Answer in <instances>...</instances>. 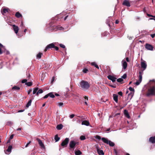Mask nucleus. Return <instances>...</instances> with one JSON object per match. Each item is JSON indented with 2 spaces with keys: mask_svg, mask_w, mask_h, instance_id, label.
Returning a JSON list of instances; mask_svg holds the SVG:
<instances>
[{
  "mask_svg": "<svg viewBox=\"0 0 155 155\" xmlns=\"http://www.w3.org/2000/svg\"><path fill=\"white\" fill-rule=\"evenodd\" d=\"M150 86L148 89L146 93V96L149 97L151 96H155V80L150 81Z\"/></svg>",
  "mask_w": 155,
  "mask_h": 155,
  "instance_id": "nucleus-1",
  "label": "nucleus"
},
{
  "mask_svg": "<svg viewBox=\"0 0 155 155\" xmlns=\"http://www.w3.org/2000/svg\"><path fill=\"white\" fill-rule=\"evenodd\" d=\"M80 87L83 90L86 91L89 89L90 85L87 81L82 80L80 83Z\"/></svg>",
  "mask_w": 155,
  "mask_h": 155,
  "instance_id": "nucleus-2",
  "label": "nucleus"
},
{
  "mask_svg": "<svg viewBox=\"0 0 155 155\" xmlns=\"http://www.w3.org/2000/svg\"><path fill=\"white\" fill-rule=\"evenodd\" d=\"M69 141V139L68 138H66L61 143V145L62 146L66 147Z\"/></svg>",
  "mask_w": 155,
  "mask_h": 155,
  "instance_id": "nucleus-3",
  "label": "nucleus"
},
{
  "mask_svg": "<svg viewBox=\"0 0 155 155\" xmlns=\"http://www.w3.org/2000/svg\"><path fill=\"white\" fill-rule=\"evenodd\" d=\"M54 44L53 43L49 44L47 45L45 48L44 51L45 52L48 49L50 48L52 49L54 48Z\"/></svg>",
  "mask_w": 155,
  "mask_h": 155,
  "instance_id": "nucleus-4",
  "label": "nucleus"
},
{
  "mask_svg": "<svg viewBox=\"0 0 155 155\" xmlns=\"http://www.w3.org/2000/svg\"><path fill=\"white\" fill-rule=\"evenodd\" d=\"M145 48L147 50L153 51V46L148 43H146L145 45Z\"/></svg>",
  "mask_w": 155,
  "mask_h": 155,
  "instance_id": "nucleus-5",
  "label": "nucleus"
},
{
  "mask_svg": "<svg viewBox=\"0 0 155 155\" xmlns=\"http://www.w3.org/2000/svg\"><path fill=\"white\" fill-rule=\"evenodd\" d=\"M76 144V143L75 141H71L69 143V147L71 149H74Z\"/></svg>",
  "mask_w": 155,
  "mask_h": 155,
  "instance_id": "nucleus-6",
  "label": "nucleus"
},
{
  "mask_svg": "<svg viewBox=\"0 0 155 155\" xmlns=\"http://www.w3.org/2000/svg\"><path fill=\"white\" fill-rule=\"evenodd\" d=\"M141 68L143 69V70H142L141 71H143L144 70H145L147 67V64L145 61H143L141 62Z\"/></svg>",
  "mask_w": 155,
  "mask_h": 155,
  "instance_id": "nucleus-7",
  "label": "nucleus"
},
{
  "mask_svg": "<svg viewBox=\"0 0 155 155\" xmlns=\"http://www.w3.org/2000/svg\"><path fill=\"white\" fill-rule=\"evenodd\" d=\"M129 90L130 91H133V92H131L129 94H128V97H130V99H131L133 97V95H134V89L132 87H130L129 88Z\"/></svg>",
  "mask_w": 155,
  "mask_h": 155,
  "instance_id": "nucleus-8",
  "label": "nucleus"
},
{
  "mask_svg": "<svg viewBox=\"0 0 155 155\" xmlns=\"http://www.w3.org/2000/svg\"><path fill=\"white\" fill-rule=\"evenodd\" d=\"M107 78L109 80L113 82H114L116 81L117 78L111 75H108Z\"/></svg>",
  "mask_w": 155,
  "mask_h": 155,
  "instance_id": "nucleus-9",
  "label": "nucleus"
},
{
  "mask_svg": "<svg viewBox=\"0 0 155 155\" xmlns=\"http://www.w3.org/2000/svg\"><path fill=\"white\" fill-rule=\"evenodd\" d=\"M123 5L129 7L130 6V3L128 0H124L122 3Z\"/></svg>",
  "mask_w": 155,
  "mask_h": 155,
  "instance_id": "nucleus-10",
  "label": "nucleus"
},
{
  "mask_svg": "<svg viewBox=\"0 0 155 155\" xmlns=\"http://www.w3.org/2000/svg\"><path fill=\"white\" fill-rule=\"evenodd\" d=\"M65 96H70V97H73L76 99H77V98L78 97V96L77 94H75L73 92H71L69 95H68V94H66Z\"/></svg>",
  "mask_w": 155,
  "mask_h": 155,
  "instance_id": "nucleus-11",
  "label": "nucleus"
},
{
  "mask_svg": "<svg viewBox=\"0 0 155 155\" xmlns=\"http://www.w3.org/2000/svg\"><path fill=\"white\" fill-rule=\"evenodd\" d=\"M13 30L16 34H17L19 30V28L18 26L15 25H12Z\"/></svg>",
  "mask_w": 155,
  "mask_h": 155,
  "instance_id": "nucleus-12",
  "label": "nucleus"
},
{
  "mask_svg": "<svg viewBox=\"0 0 155 155\" xmlns=\"http://www.w3.org/2000/svg\"><path fill=\"white\" fill-rule=\"evenodd\" d=\"M36 140L38 141L39 145L42 148H44L45 147L44 144L41 140L38 138H37Z\"/></svg>",
  "mask_w": 155,
  "mask_h": 155,
  "instance_id": "nucleus-13",
  "label": "nucleus"
},
{
  "mask_svg": "<svg viewBox=\"0 0 155 155\" xmlns=\"http://www.w3.org/2000/svg\"><path fill=\"white\" fill-rule=\"evenodd\" d=\"M63 28L62 27H60L59 26H54L52 28L55 31H57L58 30H62Z\"/></svg>",
  "mask_w": 155,
  "mask_h": 155,
  "instance_id": "nucleus-14",
  "label": "nucleus"
},
{
  "mask_svg": "<svg viewBox=\"0 0 155 155\" xmlns=\"http://www.w3.org/2000/svg\"><path fill=\"white\" fill-rule=\"evenodd\" d=\"M149 141L152 143H155V136L153 137H152L149 138Z\"/></svg>",
  "mask_w": 155,
  "mask_h": 155,
  "instance_id": "nucleus-15",
  "label": "nucleus"
},
{
  "mask_svg": "<svg viewBox=\"0 0 155 155\" xmlns=\"http://www.w3.org/2000/svg\"><path fill=\"white\" fill-rule=\"evenodd\" d=\"M12 145H9L8 148V149L6 150H5V153L6 154L8 153H6V152H8V153L11 152L12 151Z\"/></svg>",
  "mask_w": 155,
  "mask_h": 155,
  "instance_id": "nucleus-16",
  "label": "nucleus"
},
{
  "mask_svg": "<svg viewBox=\"0 0 155 155\" xmlns=\"http://www.w3.org/2000/svg\"><path fill=\"white\" fill-rule=\"evenodd\" d=\"M81 124L82 125H84L87 126H88L90 125V123L89 121L87 120H84L82 121Z\"/></svg>",
  "mask_w": 155,
  "mask_h": 155,
  "instance_id": "nucleus-17",
  "label": "nucleus"
},
{
  "mask_svg": "<svg viewBox=\"0 0 155 155\" xmlns=\"http://www.w3.org/2000/svg\"><path fill=\"white\" fill-rule=\"evenodd\" d=\"M9 11V9L8 8H4L2 11H1V13L2 15H4V13L8 12Z\"/></svg>",
  "mask_w": 155,
  "mask_h": 155,
  "instance_id": "nucleus-18",
  "label": "nucleus"
},
{
  "mask_svg": "<svg viewBox=\"0 0 155 155\" xmlns=\"http://www.w3.org/2000/svg\"><path fill=\"white\" fill-rule=\"evenodd\" d=\"M124 114L125 116V117L127 118H130V115L128 113V111L126 110H125L124 111Z\"/></svg>",
  "mask_w": 155,
  "mask_h": 155,
  "instance_id": "nucleus-19",
  "label": "nucleus"
},
{
  "mask_svg": "<svg viewBox=\"0 0 155 155\" xmlns=\"http://www.w3.org/2000/svg\"><path fill=\"white\" fill-rule=\"evenodd\" d=\"M113 97L114 100L117 103L118 100V96L117 94H114L113 95Z\"/></svg>",
  "mask_w": 155,
  "mask_h": 155,
  "instance_id": "nucleus-20",
  "label": "nucleus"
},
{
  "mask_svg": "<svg viewBox=\"0 0 155 155\" xmlns=\"http://www.w3.org/2000/svg\"><path fill=\"white\" fill-rule=\"evenodd\" d=\"M143 71H140L139 72V80L140 81H141L142 80V75L143 74Z\"/></svg>",
  "mask_w": 155,
  "mask_h": 155,
  "instance_id": "nucleus-21",
  "label": "nucleus"
},
{
  "mask_svg": "<svg viewBox=\"0 0 155 155\" xmlns=\"http://www.w3.org/2000/svg\"><path fill=\"white\" fill-rule=\"evenodd\" d=\"M101 139L102 141L104 143L107 144H108V143L109 140H108L107 138L105 137H102L101 138Z\"/></svg>",
  "mask_w": 155,
  "mask_h": 155,
  "instance_id": "nucleus-22",
  "label": "nucleus"
},
{
  "mask_svg": "<svg viewBox=\"0 0 155 155\" xmlns=\"http://www.w3.org/2000/svg\"><path fill=\"white\" fill-rule=\"evenodd\" d=\"M97 151L98 153L100 155H104V153L102 150H100L99 149L97 148Z\"/></svg>",
  "mask_w": 155,
  "mask_h": 155,
  "instance_id": "nucleus-23",
  "label": "nucleus"
},
{
  "mask_svg": "<svg viewBox=\"0 0 155 155\" xmlns=\"http://www.w3.org/2000/svg\"><path fill=\"white\" fill-rule=\"evenodd\" d=\"M122 66L124 69H125L127 68V63L126 61H123Z\"/></svg>",
  "mask_w": 155,
  "mask_h": 155,
  "instance_id": "nucleus-24",
  "label": "nucleus"
},
{
  "mask_svg": "<svg viewBox=\"0 0 155 155\" xmlns=\"http://www.w3.org/2000/svg\"><path fill=\"white\" fill-rule=\"evenodd\" d=\"M63 127V125L62 124H60L57 125L56 128L58 130L61 129Z\"/></svg>",
  "mask_w": 155,
  "mask_h": 155,
  "instance_id": "nucleus-25",
  "label": "nucleus"
},
{
  "mask_svg": "<svg viewBox=\"0 0 155 155\" xmlns=\"http://www.w3.org/2000/svg\"><path fill=\"white\" fill-rule=\"evenodd\" d=\"M15 16L18 18H19L22 16V15L18 12H17L16 13Z\"/></svg>",
  "mask_w": 155,
  "mask_h": 155,
  "instance_id": "nucleus-26",
  "label": "nucleus"
},
{
  "mask_svg": "<svg viewBox=\"0 0 155 155\" xmlns=\"http://www.w3.org/2000/svg\"><path fill=\"white\" fill-rule=\"evenodd\" d=\"M32 102L31 100H30L27 103V104L26 105V107L28 108L29 107V106L31 105V103Z\"/></svg>",
  "mask_w": 155,
  "mask_h": 155,
  "instance_id": "nucleus-27",
  "label": "nucleus"
},
{
  "mask_svg": "<svg viewBox=\"0 0 155 155\" xmlns=\"http://www.w3.org/2000/svg\"><path fill=\"white\" fill-rule=\"evenodd\" d=\"M91 64L93 66H94L97 69H99V67L98 65L96 64V63L95 62H92L91 63Z\"/></svg>",
  "mask_w": 155,
  "mask_h": 155,
  "instance_id": "nucleus-28",
  "label": "nucleus"
},
{
  "mask_svg": "<svg viewBox=\"0 0 155 155\" xmlns=\"http://www.w3.org/2000/svg\"><path fill=\"white\" fill-rule=\"evenodd\" d=\"M12 89L16 91H19L20 89V88L17 86H14L12 88Z\"/></svg>",
  "mask_w": 155,
  "mask_h": 155,
  "instance_id": "nucleus-29",
  "label": "nucleus"
},
{
  "mask_svg": "<svg viewBox=\"0 0 155 155\" xmlns=\"http://www.w3.org/2000/svg\"><path fill=\"white\" fill-rule=\"evenodd\" d=\"M75 153L76 155H80L82 154V152L80 150L75 151Z\"/></svg>",
  "mask_w": 155,
  "mask_h": 155,
  "instance_id": "nucleus-30",
  "label": "nucleus"
},
{
  "mask_svg": "<svg viewBox=\"0 0 155 155\" xmlns=\"http://www.w3.org/2000/svg\"><path fill=\"white\" fill-rule=\"evenodd\" d=\"M108 144L111 147H113L114 146L115 144L114 143L112 142L110 140H109L108 143Z\"/></svg>",
  "mask_w": 155,
  "mask_h": 155,
  "instance_id": "nucleus-31",
  "label": "nucleus"
},
{
  "mask_svg": "<svg viewBox=\"0 0 155 155\" xmlns=\"http://www.w3.org/2000/svg\"><path fill=\"white\" fill-rule=\"evenodd\" d=\"M43 92V90L41 89H40L38 90V91L36 93V95L38 96L39 94H41Z\"/></svg>",
  "mask_w": 155,
  "mask_h": 155,
  "instance_id": "nucleus-32",
  "label": "nucleus"
},
{
  "mask_svg": "<svg viewBox=\"0 0 155 155\" xmlns=\"http://www.w3.org/2000/svg\"><path fill=\"white\" fill-rule=\"evenodd\" d=\"M60 139V138L58 137L57 134L55 135L54 137V140L56 142H58L59 140Z\"/></svg>",
  "mask_w": 155,
  "mask_h": 155,
  "instance_id": "nucleus-33",
  "label": "nucleus"
},
{
  "mask_svg": "<svg viewBox=\"0 0 155 155\" xmlns=\"http://www.w3.org/2000/svg\"><path fill=\"white\" fill-rule=\"evenodd\" d=\"M49 96L51 98H54L55 97V96L53 92H50L48 94Z\"/></svg>",
  "mask_w": 155,
  "mask_h": 155,
  "instance_id": "nucleus-34",
  "label": "nucleus"
},
{
  "mask_svg": "<svg viewBox=\"0 0 155 155\" xmlns=\"http://www.w3.org/2000/svg\"><path fill=\"white\" fill-rule=\"evenodd\" d=\"M38 87H36L34 89V90L33 91V94H35V93L36 94L37 92L38 91Z\"/></svg>",
  "mask_w": 155,
  "mask_h": 155,
  "instance_id": "nucleus-35",
  "label": "nucleus"
},
{
  "mask_svg": "<svg viewBox=\"0 0 155 155\" xmlns=\"http://www.w3.org/2000/svg\"><path fill=\"white\" fill-rule=\"evenodd\" d=\"M25 84L28 86H31L32 85V83L31 82H29L25 83Z\"/></svg>",
  "mask_w": 155,
  "mask_h": 155,
  "instance_id": "nucleus-36",
  "label": "nucleus"
},
{
  "mask_svg": "<svg viewBox=\"0 0 155 155\" xmlns=\"http://www.w3.org/2000/svg\"><path fill=\"white\" fill-rule=\"evenodd\" d=\"M42 53L39 52L37 55V57L38 58H40L41 57Z\"/></svg>",
  "mask_w": 155,
  "mask_h": 155,
  "instance_id": "nucleus-37",
  "label": "nucleus"
},
{
  "mask_svg": "<svg viewBox=\"0 0 155 155\" xmlns=\"http://www.w3.org/2000/svg\"><path fill=\"white\" fill-rule=\"evenodd\" d=\"M80 139L81 140H84L86 139L85 137L84 136L82 135L81 136Z\"/></svg>",
  "mask_w": 155,
  "mask_h": 155,
  "instance_id": "nucleus-38",
  "label": "nucleus"
},
{
  "mask_svg": "<svg viewBox=\"0 0 155 155\" xmlns=\"http://www.w3.org/2000/svg\"><path fill=\"white\" fill-rule=\"evenodd\" d=\"M123 81V79L121 78H119L117 79V81L118 82L121 83Z\"/></svg>",
  "mask_w": 155,
  "mask_h": 155,
  "instance_id": "nucleus-39",
  "label": "nucleus"
},
{
  "mask_svg": "<svg viewBox=\"0 0 155 155\" xmlns=\"http://www.w3.org/2000/svg\"><path fill=\"white\" fill-rule=\"evenodd\" d=\"M109 19H108L107 20L106 22L107 24L109 26H110V21H109Z\"/></svg>",
  "mask_w": 155,
  "mask_h": 155,
  "instance_id": "nucleus-40",
  "label": "nucleus"
},
{
  "mask_svg": "<svg viewBox=\"0 0 155 155\" xmlns=\"http://www.w3.org/2000/svg\"><path fill=\"white\" fill-rule=\"evenodd\" d=\"M59 46H60V47H61L63 48H65V45L62 44H60Z\"/></svg>",
  "mask_w": 155,
  "mask_h": 155,
  "instance_id": "nucleus-41",
  "label": "nucleus"
},
{
  "mask_svg": "<svg viewBox=\"0 0 155 155\" xmlns=\"http://www.w3.org/2000/svg\"><path fill=\"white\" fill-rule=\"evenodd\" d=\"M88 69L86 68H84L83 70V72L84 73H86L88 71Z\"/></svg>",
  "mask_w": 155,
  "mask_h": 155,
  "instance_id": "nucleus-42",
  "label": "nucleus"
},
{
  "mask_svg": "<svg viewBox=\"0 0 155 155\" xmlns=\"http://www.w3.org/2000/svg\"><path fill=\"white\" fill-rule=\"evenodd\" d=\"M27 79H24V80H23L22 81H21V83H26L27 82Z\"/></svg>",
  "mask_w": 155,
  "mask_h": 155,
  "instance_id": "nucleus-43",
  "label": "nucleus"
},
{
  "mask_svg": "<svg viewBox=\"0 0 155 155\" xmlns=\"http://www.w3.org/2000/svg\"><path fill=\"white\" fill-rule=\"evenodd\" d=\"M141 82V81H140L138 80V81H136L135 84L137 85H138L140 84V83Z\"/></svg>",
  "mask_w": 155,
  "mask_h": 155,
  "instance_id": "nucleus-44",
  "label": "nucleus"
},
{
  "mask_svg": "<svg viewBox=\"0 0 155 155\" xmlns=\"http://www.w3.org/2000/svg\"><path fill=\"white\" fill-rule=\"evenodd\" d=\"M127 77V74H124L122 77L121 78L123 79H125Z\"/></svg>",
  "mask_w": 155,
  "mask_h": 155,
  "instance_id": "nucleus-45",
  "label": "nucleus"
},
{
  "mask_svg": "<svg viewBox=\"0 0 155 155\" xmlns=\"http://www.w3.org/2000/svg\"><path fill=\"white\" fill-rule=\"evenodd\" d=\"M63 105V103L62 102H60L58 104V105L59 106L62 107Z\"/></svg>",
  "mask_w": 155,
  "mask_h": 155,
  "instance_id": "nucleus-46",
  "label": "nucleus"
},
{
  "mask_svg": "<svg viewBox=\"0 0 155 155\" xmlns=\"http://www.w3.org/2000/svg\"><path fill=\"white\" fill-rule=\"evenodd\" d=\"M95 138L99 140H100L101 139V137L99 135H96Z\"/></svg>",
  "mask_w": 155,
  "mask_h": 155,
  "instance_id": "nucleus-47",
  "label": "nucleus"
},
{
  "mask_svg": "<svg viewBox=\"0 0 155 155\" xmlns=\"http://www.w3.org/2000/svg\"><path fill=\"white\" fill-rule=\"evenodd\" d=\"M147 15L148 17H153V18H155V16H153V15H150V14H147Z\"/></svg>",
  "mask_w": 155,
  "mask_h": 155,
  "instance_id": "nucleus-48",
  "label": "nucleus"
},
{
  "mask_svg": "<svg viewBox=\"0 0 155 155\" xmlns=\"http://www.w3.org/2000/svg\"><path fill=\"white\" fill-rule=\"evenodd\" d=\"M32 90L31 89H29V90L28 91V95H29L31 93V92L32 91Z\"/></svg>",
  "mask_w": 155,
  "mask_h": 155,
  "instance_id": "nucleus-49",
  "label": "nucleus"
},
{
  "mask_svg": "<svg viewBox=\"0 0 155 155\" xmlns=\"http://www.w3.org/2000/svg\"><path fill=\"white\" fill-rule=\"evenodd\" d=\"M118 94L119 95L121 96H122V95H123V93L121 91H119V92H118Z\"/></svg>",
  "mask_w": 155,
  "mask_h": 155,
  "instance_id": "nucleus-50",
  "label": "nucleus"
},
{
  "mask_svg": "<svg viewBox=\"0 0 155 155\" xmlns=\"http://www.w3.org/2000/svg\"><path fill=\"white\" fill-rule=\"evenodd\" d=\"M14 134H12L10 137H9L10 140H11L14 137Z\"/></svg>",
  "mask_w": 155,
  "mask_h": 155,
  "instance_id": "nucleus-51",
  "label": "nucleus"
},
{
  "mask_svg": "<svg viewBox=\"0 0 155 155\" xmlns=\"http://www.w3.org/2000/svg\"><path fill=\"white\" fill-rule=\"evenodd\" d=\"M54 77H53L51 81V83H52L54 80Z\"/></svg>",
  "mask_w": 155,
  "mask_h": 155,
  "instance_id": "nucleus-52",
  "label": "nucleus"
},
{
  "mask_svg": "<svg viewBox=\"0 0 155 155\" xmlns=\"http://www.w3.org/2000/svg\"><path fill=\"white\" fill-rule=\"evenodd\" d=\"M49 97V95L48 94H47L44 97H43V98L45 99Z\"/></svg>",
  "mask_w": 155,
  "mask_h": 155,
  "instance_id": "nucleus-53",
  "label": "nucleus"
},
{
  "mask_svg": "<svg viewBox=\"0 0 155 155\" xmlns=\"http://www.w3.org/2000/svg\"><path fill=\"white\" fill-rule=\"evenodd\" d=\"M74 116V114H72L70 116V117L71 118H72Z\"/></svg>",
  "mask_w": 155,
  "mask_h": 155,
  "instance_id": "nucleus-54",
  "label": "nucleus"
},
{
  "mask_svg": "<svg viewBox=\"0 0 155 155\" xmlns=\"http://www.w3.org/2000/svg\"><path fill=\"white\" fill-rule=\"evenodd\" d=\"M54 48L55 49L56 51H58L59 49L58 48L57 46H55V45Z\"/></svg>",
  "mask_w": 155,
  "mask_h": 155,
  "instance_id": "nucleus-55",
  "label": "nucleus"
},
{
  "mask_svg": "<svg viewBox=\"0 0 155 155\" xmlns=\"http://www.w3.org/2000/svg\"><path fill=\"white\" fill-rule=\"evenodd\" d=\"M150 36L152 38H154L155 36V34H151Z\"/></svg>",
  "mask_w": 155,
  "mask_h": 155,
  "instance_id": "nucleus-56",
  "label": "nucleus"
},
{
  "mask_svg": "<svg viewBox=\"0 0 155 155\" xmlns=\"http://www.w3.org/2000/svg\"><path fill=\"white\" fill-rule=\"evenodd\" d=\"M114 152L116 154V155H117V152L116 149L114 150Z\"/></svg>",
  "mask_w": 155,
  "mask_h": 155,
  "instance_id": "nucleus-57",
  "label": "nucleus"
},
{
  "mask_svg": "<svg viewBox=\"0 0 155 155\" xmlns=\"http://www.w3.org/2000/svg\"><path fill=\"white\" fill-rule=\"evenodd\" d=\"M4 47V46L0 43V48H3Z\"/></svg>",
  "mask_w": 155,
  "mask_h": 155,
  "instance_id": "nucleus-58",
  "label": "nucleus"
},
{
  "mask_svg": "<svg viewBox=\"0 0 155 155\" xmlns=\"http://www.w3.org/2000/svg\"><path fill=\"white\" fill-rule=\"evenodd\" d=\"M110 86V87L114 88H115L116 87V86L115 85H111Z\"/></svg>",
  "mask_w": 155,
  "mask_h": 155,
  "instance_id": "nucleus-59",
  "label": "nucleus"
},
{
  "mask_svg": "<svg viewBox=\"0 0 155 155\" xmlns=\"http://www.w3.org/2000/svg\"><path fill=\"white\" fill-rule=\"evenodd\" d=\"M119 21L117 20H116L115 21V23L116 24H117L119 23Z\"/></svg>",
  "mask_w": 155,
  "mask_h": 155,
  "instance_id": "nucleus-60",
  "label": "nucleus"
},
{
  "mask_svg": "<svg viewBox=\"0 0 155 155\" xmlns=\"http://www.w3.org/2000/svg\"><path fill=\"white\" fill-rule=\"evenodd\" d=\"M2 53L3 52L1 50V48H0V54H2Z\"/></svg>",
  "mask_w": 155,
  "mask_h": 155,
  "instance_id": "nucleus-61",
  "label": "nucleus"
},
{
  "mask_svg": "<svg viewBox=\"0 0 155 155\" xmlns=\"http://www.w3.org/2000/svg\"><path fill=\"white\" fill-rule=\"evenodd\" d=\"M24 111V110H19L18 112H22Z\"/></svg>",
  "mask_w": 155,
  "mask_h": 155,
  "instance_id": "nucleus-62",
  "label": "nucleus"
},
{
  "mask_svg": "<svg viewBox=\"0 0 155 155\" xmlns=\"http://www.w3.org/2000/svg\"><path fill=\"white\" fill-rule=\"evenodd\" d=\"M68 15H67L65 16V17L64 18V20H66L67 18L68 17Z\"/></svg>",
  "mask_w": 155,
  "mask_h": 155,
  "instance_id": "nucleus-63",
  "label": "nucleus"
},
{
  "mask_svg": "<svg viewBox=\"0 0 155 155\" xmlns=\"http://www.w3.org/2000/svg\"><path fill=\"white\" fill-rule=\"evenodd\" d=\"M126 60L127 61L129 62V59L128 58H126Z\"/></svg>",
  "mask_w": 155,
  "mask_h": 155,
  "instance_id": "nucleus-64",
  "label": "nucleus"
}]
</instances>
